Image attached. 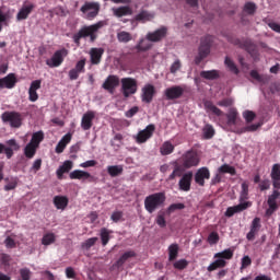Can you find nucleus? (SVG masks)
Masks as SVG:
<instances>
[{"label":"nucleus","mask_w":280,"mask_h":280,"mask_svg":"<svg viewBox=\"0 0 280 280\" xmlns=\"http://www.w3.org/2000/svg\"><path fill=\"white\" fill-rule=\"evenodd\" d=\"M105 25L104 22H97L90 26H83L78 33L73 34L72 40L75 43L77 47L81 46V39L90 37V42L94 43L97 38L96 33Z\"/></svg>","instance_id":"1"},{"label":"nucleus","mask_w":280,"mask_h":280,"mask_svg":"<svg viewBox=\"0 0 280 280\" xmlns=\"http://www.w3.org/2000/svg\"><path fill=\"white\" fill-rule=\"evenodd\" d=\"M166 195L165 192H155L144 198V209L149 214H153L156 210L165 206Z\"/></svg>","instance_id":"2"},{"label":"nucleus","mask_w":280,"mask_h":280,"mask_svg":"<svg viewBox=\"0 0 280 280\" xmlns=\"http://www.w3.org/2000/svg\"><path fill=\"white\" fill-rule=\"evenodd\" d=\"M212 42H213V38L210 35H207L206 37H201L199 52L195 57L196 66H199L202 60H205L208 56H210Z\"/></svg>","instance_id":"3"},{"label":"nucleus","mask_w":280,"mask_h":280,"mask_svg":"<svg viewBox=\"0 0 280 280\" xmlns=\"http://www.w3.org/2000/svg\"><path fill=\"white\" fill-rule=\"evenodd\" d=\"M1 120L9 124L11 128H21L23 125V115L18 112H5L1 114Z\"/></svg>","instance_id":"4"},{"label":"nucleus","mask_w":280,"mask_h":280,"mask_svg":"<svg viewBox=\"0 0 280 280\" xmlns=\"http://www.w3.org/2000/svg\"><path fill=\"white\" fill-rule=\"evenodd\" d=\"M101 4L100 2L86 1L82 8H80V12L86 14V20L93 21L97 14H100Z\"/></svg>","instance_id":"5"},{"label":"nucleus","mask_w":280,"mask_h":280,"mask_svg":"<svg viewBox=\"0 0 280 280\" xmlns=\"http://www.w3.org/2000/svg\"><path fill=\"white\" fill-rule=\"evenodd\" d=\"M180 163L184 168L189 170L194 166H198L200 163V159L196 151L189 150L188 152L182 155Z\"/></svg>","instance_id":"6"},{"label":"nucleus","mask_w":280,"mask_h":280,"mask_svg":"<svg viewBox=\"0 0 280 280\" xmlns=\"http://www.w3.org/2000/svg\"><path fill=\"white\" fill-rule=\"evenodd\" d=\"M68 49L61 48L54 52L51 59L46 60V65L49 68H58L63 63L65 58L68 57Z\"/></svg>","instance_id":"7"},{"label":"nucleus","mask_w":280,"mask_h":280,"mask_svg":"<svg viewBox=\"0 0 280 280\" xmlns=\"http://www.w3.org/2000/svg\"><path fill=\"white\" fill-rule=\"evenodd\" d=\"M121 92L125 98L135 95L137 92V81L133 78L121 79Z\"/></svg>","instance_id":"8"},{"label":"nucleus","mask_w":280,"mask_h":280,"mask_svg":"<svg viewBox=\"0 0 280 280\" xmlns=\"http://www.w3.org/2000/svg\"><path fill=\"white\" fill-rule=\"evenodd\" d=\"M155 131V125H148L147 128L140 130L136 136V142L138 144H144L149 139H152Z\"/></svg>","instance_id":"9"},{"label":"nucleus","mask_w":280,"mask_h":280,"mask_svg":"<svg viewBox=\"0 0 280 280\" xmlns=\"http://www.w3.org/2000/svg\"><path fill=\"white\" fill-rule=\"evenodd\" d=\"M120 85V79L117 75H109L103 82L102 88L108 91L109 94H114L116 89Z\"/></svg>","instance_id":"10"},{"label":"nucleus","mask_w":280,"mask_h":280,"mask_svg":"<svg viewBox=\"0 0 280 280\" xmlns=\"http://www.w3.org/2000/svg\"><path fill=\"white\" fill-rule=\"evenodd\" d=\"M183 94H185V89L182 88L180 85L167 88L164 91V95L166 96L167 101L179 100Z\"/></svg>","instance_id":"11"},{"label":"nucleus","mask_w":280,"mask_h":280,"mask_svg":"<svg viewBox=\"0 0 280 280\" xmlns=\"http://www.w3.org/2000/svg\"><path fill=\"white\" fill-rule=\"evenodd\" d=\"M211 173L210 170L207 167H201L197 170V173L195 174V183L199 185L200 187H205L206 179H210Z\"/></svg>","instance_id":"12"},{"label":"nucleus","mask_w":280,"mask_h":280,"mask_svg":"<svg viewBox=\"0 0 280 280\" xmlns=\"http://www.w3.org/2000/svg\"><path fill=\"white\" fill-rule=\"evenodd\" d=\"M167 36V27L162 26L153 33L147 34L148 42L159 43Z\"/></svg>","instance_id":"13"},{"label":"nucleus","mask_w":280,"mask_h":280,"mask_svg":"<svg viewBox=\"0 0 280 280\" xmlns=\"http://www.w3.org/2000/svg\"><path fill=\"white\" fill-rule=\"evenodd\" d=\"M250 206H252L250 201H245V202L240 203L238 206L229 207L226 209L225 215L228 218H232L236 213H241V212L245 211L246 209H249Z\"/></svg>","instance_id":"14"},{"label":"nucleus","mask_w":280,"mask_h":280,"mask_svg":"<svg viewBox=\"0 0 280 280\" xmlns=\"http://www.w3.org/2000/svg\"><path fill=\"white\" fill-rule=\"evenodd\" d=\"M18 83L16 77L14 73H9L7 77L0 79V89L12 90Z\"/></svg>","instance_id":"15"},{"label":"nucleus","mask_w":280,"mask_h":280,"mask_svg":"<svg viewBox=\"0 0 280 280\" xmlns=\"http://www.w3.org/2000/svg\"><path fill=\"white\" fill-rule=\"evenodd\" d=\"M194 173L188 172L184 173L179 180V189L184 192H188L191 189V182H192Z\"/></svg>","instance_id":"16"},{"label":"nucleus","mask_w":280,"mask_h":280,"mask_svg":"<svg viewBox=\"0 0 280 280\" xmlns=\"http://www.w3.org/2000/svg\"><path fill=\"white\" fill-rule=\"evenodd\" d=\"M155 95V88L152 84H147L142 88V102L147 104H151L153 102V97Z\"/></svg>","instance_id":"17"},{"label":"nucleus","mask_w":280,"mask_h":280,"mask_svg":"<svg viewBox=\"0 0 280 280\" xmlns=\"http://www.w3.org/2000/svg\"><path fill=\"white\" fill-rule=\"evenodd\" d=\"M94 118L95 113L93 110H89L83 115L81 127L84 131H89L91 128H93Z\"/></svg>","instance_id":"18"},{"label":"nucleus","mask_w":280,"mask_h":280,"mask_svg":"<svg viewBox=\"0 0 280 280\" xmlns=\"http://www.w3.org/2000/svg\"><path fill=\"white\" fill-rule=\"evenodd\" d=\"M261 226L262 225L260 224V218L255 217L252 222V226L249 228V232L246 235V238L249 242L254 241Z\"/></svg>","instance_id":"19"},{"label":"nucleus","mask_w":280,"mask_h":280,"mask_svg":"<svg viewBox=\"0 0 280 280\" xmlns=\"http://www.w3.org/2000/svg\"><path fill=\"white\" fill-rule=\"evenodd\" d=\"M132 14H133V11L129 5L113 8V15H115L117 19H121L122 16H128Z\"/></svg>","instance_id":"20"},{"label":"nucleus","mask_w":280,"mask_h":280,"mask_svg":"<svg viewBox=\"0 0 280 280\" xmlns=\"http://www.w3.org/2000/svg\"><path fill=\"white\" fill-rule=\"evenodd\" d=\"M104 55L103 48H91L90 49V58L92 65H100L102 61V57Z\"/></svg>","instance_id":"21"},{"label":"nucleus","mask_w":280,"mask_h":280,"mask_svg":"<svg viewBox=\"0 0 280 280\" xmlns=\"http://www.w3.org/2000/svg\"><path fill=\"white\" fill-rule=\"evenodd\" d=\"M52 203L56 209L65 210V209H67V207L69 205V199L67 196L57 195L54 197Z\"/></svg>","instance_id":"22"},{"label":"nucleus","mask_w":280,"mask_h":280,"mask_svg":"<svg viewBox=\"0 0 280 280\" xmlns=\"http://www.w3.org/2000/svg\"><path fill=\"white\" fill-rule=\"evenodd\" d=\"M136 256L137 255L135 250L125 252L121 256H119L118 260L115 262V267L117 269L122 268L124 264H126L129 259L135 258Z\"/></svg>","instance_id":"23"},{"label":"nucleus","mask_w":280,"mask_h":280,"mask_svg":"<svg viewBox=\"0 0 280 280\" xmlns=\"http://www.w3.org/2000/svg\"><path fill=\"white\" fill-rule=\"evenodd\" d=\"M69 177L71 180H88L90 178H93V176L90 173L84 172L82 170H75L71 172Z\"/></svg>","instance_id":"24"},{"label":"nucleus","mask_w":280,"mask_h":280,"mask_svg":"<svg viewBox=\"0 0 280 280\" xmlns=\"http://www.w3.org/2000/svg\"><path fill=\"white\" fill-rule=\"evenodd\" d=\"M71 133H67L66 136L61 137L57 147H55V152H57V154H61L63 150L67 149V145L71 142Z\"/></svg>","instance_id":"25"},{"label":"nucleus","mask_w":280,"mask_h":280,"mask_svg":"<svg viewBox=\"0 0 280 280\" xmlns=\"http://www.w3.org/2000/svg\"><path fill=\"white\" fill-rule=\"evenodd\" d=\"M203 107H206L207 113L213 114L217 117L224 115L223 110L217 107V105H214L211 101H206V103H203Z\"/></svg>","instance_id":"26"},{"label":"nucleus","mask_w":280,"mask_h":280,"mask_svg":"<svg viewBox=\"0 0 280 280\" xmlns=\"http://www.w3.org/2000/svg\"><path fill=\"white\" fill-rule=\"evenodd\" d=\"M33 10H34V5H32V4L23 5L21 8V10L19 11L18 15L15 16V19H18V21H25L28 19V16Z\"/></svg>","instance_id":"27"},{"label":"nucleus","mask_w":280,"mask_h":280,"mask_svg":"<svg viewBox=\"0 0 280 280\" xmlns=\"http://www.w3.org/2000/svg\"><path fill=\"white\" fill-rule=\"evenodd\" d=\"M200 77L203 80H219L220 79V71L219 70H202L200 72Z\"/></svg>","instance_id":"28"},{"label":"nucleus","mask_w":280,"mask_h":280,"mask_svg":"<svg viewBox=\"0 0 280 280\" xmlns=\"http://www.w3.org/2000/svg\"><path fill=\"white\" fill-rule=\"evenodd\" d=\"M185 170L186 168L183 165L178 164V162H174V171L170 174L168 180H174L175 177H183Z\"/></svg>","instance_id":"29"},{"label":"nucleus","mask_w":280,"mask_h":280,"mask_svg":"<svg viewBox=\"0 0 280 280\" xmlns=\"http://www.w3.org/2000/svg\"><path fill=\"white\" fill-rule=\"evenodd\" d=\"M73 168V162L71 161H66L63 162V165H61L58 170H57V176L58 179H61L65 173H69L71 170Z\"/></svg>","instance_id":"30"},{"label":"nucleus","mask_w":280,"mask_h":280,"mask_svg":"<svg viewBox=\"0 0 280 280\" xmlns=\"http://www.w3.org/2000/svg\"><path fill=\"white\" fill-rule=\"evenodd\" d=\"M110 234H113V231L108 230L107 228H102L100 230V238L102 240L103 247L107 246L110 240Z\"/></svg>","instance_id":"31"},{"label":"nucleus","mask_w":280,"mask_h":280,"mask_svg":"<svg viewBox=\"0 0 280 280\" xmlns=\"http://www.w3.org/2000/svg\"><path fill=\"white\" fill-rule=\"evenodd\" d=\"M106 172H108L110 177H119L124 172V167L122 165H109L106 167Z\"/></svg>","instance_id":"32"},{"label":"nucleus","mask_w":280,"mask_h":280,"mask_svg":"<svg viewBox=\"0 0 280 280\" xmlns=\"http://www.w3.org/2000/svg\"><path fill=\"white\" fill-rule=\"evenodd\" d=\"M153 19H154V14L150 13L149 11H141L135 16V21L142 22V23L152 21Z\"/></svg>","instance_id":"33"},{"label":"nucleus","mask_w":280,"mask_h":280,"mask_svg":"<svg viewBox=\"0 0 280 280\" xmlns=\"http://www.w3.org/2000/svg\"><path fill=\"white\" fill-rule=\"evenodd\" d=\"M234 250L231 248L223 249L214 255V259L230 260L233 258Z\"/></svg>","instance_id":"34"},{"label":"nucleus","mask_w":280,"mask_h":280,"mask_svg":"<svg viewBox=\"0 0 280 280\" xmlns=\"http://www.w3.org/2000/svg\"><path fill=\"white\" fill-rule=\"evenodd\" d=\"M117 40L122 44H128L129 42L133 40V36L131 33L121 31L117 33Z\"/></svg>","instance_id":"35"},{"label":"nucleus","mask_w":280,"mask_h":280,"mask_svg":"<svg viewBox=\"0 0 280 280\" xmlns=\"http://www.w3.org/2000/svg\"><path fill=\"white\" fill-rule=\"evenodd\" d=\"M10 20V11H3L0 9V32H2L4 25H9Z\"/></svg>","instance_id":"36"},{"label":"nucleus","mask_w":280,"mask_h":280,"mask_svg":"<svg viewBox=\"0 0 280 280\" xmlns=\"http://www.w3.org/2000/svg\"><path fill=\"white\" fill-rule=\"evenodd\" d=\"M38 145H34L32 143H27L25 149H24V155L27 160H32L34 159V156L36 155V150H37Z\"/></svg>","instance_id":"37"},{"label":"nucleus","mask_w":280,"mask_h":280,"mask_svg":"<svg viewBox=\"0 0 280 280\" xmlns=\"http://www.w3.org/2000/svg\"><path fill=\"white\" fill-rule=\"evenodd\" d=\"M226 266V261L224 259H218L214 260L212 264H210L207 268L208 272H212L217 269H223Z\"/></svg>","instance_id":"38"},{"label":"nucleus","mask_w":280,"mask_h":280,"mask_svg":"<svg viewBox=\"0 0 280 280\" xmlns=\"http://www.w3.org/2000/svg\"><path fill=\"white\" fill-rule=\"evenodd\" d=\"M237 116H238L237 109L230 108L229 114H226L228 126H236Z\"/></svg>","instance_id":"39"},{"label":"nucleus","mask_w":280,"mask_h":280,"mask_svg":"<svg viewBox=\"0 0 280 280\" xmlns=\"http://www.w3.org/2000/svg\"><path fill=\"white\" fill-rule=\"evenodd\" d=\"M44 140V132L42 130L34 132L28 144L39 147Z\"/></svg>","instance_id":"40"},{"label":"nucleus","mask_w":280,"mask_h":280,"mask_svg":"<svg viewBox=\"0 0 280 280\" xmlns=\"http://www.w3.org/2000/svg\"><path fill=\"white\" fill-rule=\"evenodd\" d=\"M179 246L178 244H171L168 247V261H174L178 258Z\"/></svg>","instance_id":"41"},{"label":"nucleus","mask_w":280,"mask_h":280,"mask_svg":"<svg viewBox=\"0 0 280 280\" xmlns=\"http://www.w3.org/2000/svg\"><path fill=\"white\" fill-rule=\"evenodd\" d=\"M232 43L242 49H246L247 51H249L250 47H253V43L250 39H246L242 42L240 38H235Z\"/></svg>","instance_id":"42"},{"label":"nucleus","mask_w":280,"mask_h":280,"mask_svg":"<svg viewBox=\"0 0 280 280\" xmlns=\"http://www.w3.org/2000/svg\"><path fill=\"white\" fill-rule=\"evenodd\" d=\"M150 48H152V44L143 38L140 39V42L136 45V49L138 52H147Z\"/></svg>","instance_id":"43"},{"label":"nucleus","mask_w":280,"mask_h":280,"mask_svg":"<svg viewBox=\"0 0 280 280\" xmlns=\"http://www.w3.org/2000/svg\"><path fill=\"white\" fill-rule=\"evenodd\" d=\"M175 147L170 141H164L161 147V154L162 155H170L174 152Z\"/></svg>","instance_id":"44"},{"label":"nucleus","mask_w":280,"mask_h":280,"mask_svg":"<svg viewBox=\"0 0 280 280\" xmlns=\"http://www.w3.org/2000/svg\"><path fill=\"white\" fill-rule=\"evenodd\" d=\"M225 66L228 67L229 71L234 74H240V70L235 62L230 57L225 58Z\"/></svg>","instance_id":"45"},{"label":"nucleus","mask_w":280,"mask_h":280,"mask_svg":"<svg viewBox=\"0 0 280 280\" xmlns=\"http://www.w3.org/2000/svg\"><path fill=\"white\" fill-rule=\"evenodd\" d=\"M219 173L220 174H230L232 176H235L236 175V168H234L233 166H231L229 164H223L219 168Z\"/></svg>","instance_id":"46"},{"label":"nucleus","mask_w":280,"mask_h":280,"mask_svg":"<svg viewBox=\"0 0 280 280\" xmlns=\"http://www.w3.org/2000/svg\"><path fill=\"white\" fill-rule=\"evenodd\" d=\"M257 11V5L254 2H246L245 5L243 7V12L246 14L253 15L256 14Z\"/></svg>","instance_id":"47"},{"label":"nucleus","mask_w":280,"mask_h":280,"mask_svg":"<svg viewBox=\"0 0 280 280\" xmlns=\"http://www.w3.org/2000/svg\"><path fill=\"white\" fill-rule=\"evenodd\" d=\"M56 242V236L54 233H46L44 237H42V245L49 246Z\"/></svg>","instance_id":"48"},{"label":"nucleus","mask_w":280,"mask_h":280,"mask_svg":"<svg viewBox=\"0 0 280 280\" xmlns=\"http://www.w3.org/2000/svg\"><path fill=\"white\" fill-rule=\"evenodd\" d=\"M203 138L212 139L214 136V129L212 125H206L202 128Z\"/></svg>","instance_id":"49"},{"label":"nucleus","mask_w":280,"mask_h":280,"mask_svg":"<svg viewBox=\"0 0 280 280\" xmlns=\"http://www.w3.org/2000/svg\"><path fill=\"white\" fill-rule=\"evenodd\" d=\"M248 196H249V184L244 182V183H242V191L240 195V200L244 201V200L248 199Z\"/></svg>","instance_id":"50"},{"label":"nucleus","mask_w":280,"mask_h":280,"mask_svg":"<svg viewBox=\"0 0 280 280\" xmlns=\"http://www.w3.org/2000/svg\"><path fill=\"white\" fill-rule=\"evenodd\" d=\"M249 77L262 84L267 82V78L265 75H260L257 70L249 71Z\"/></svg>","instance_id":"51"},{"label":"nucleus","mask_w":280,"mask_h":280,"mask_svg":"<svg viewBox=\"0 0 280 280\" xmlns=\"http://www.w3.org/2000/svg\"><path fill=\"white\" fill-rule=\"evenodd\" d=\"M271 179L272 180H280V164L275 163L271 168Z\"/></svg>","instance_id":"52"},{"label":"nucleus","mask_w":280,"mask_h":280,"mask_svg":"<svg viewBox=\"0 0 280 280\" xmlns=\"http://www.w3.org/2000/svg\"><path fill=\"white\" fill-rule=\"evenodd\" d=\"M19 273L20 278L18 280H31L32 278V271L28 268H21Z\"/></svg>","instance_id":"53"},{"label":"nucleus","mask_w":280,"mask_h":280,"mask_svg":"<svg viewBox=\"0 0 280 280\" xmlns=\"http://www.w3.org/2000/svg\"><path fill=\"white\" fill-rule=\"evenodd\" d=\"M243 118H245L247 124H252L253 120L256 118V113L252 110L243 112Z\"/></svg>","instance_id":"54"},{"label":"nucleus","mask_w":280,"mask_h":280,"mask_svg":"<svg viewBox=\"0 0 280 280\" xmlns=\"http://www.w3.org/2000/svg\"><path fill=\"white\" fill-rule=\"evenodd\" d=\"M260 126H261L260 124L248 125V126L242 128L241 133L255 132L258 130V128H260Z\"/></svg>","instance_id":"55"},{"label":"nucleus","mask_w":280,"mask_h":280,"mask_svg":"<svg viewBox=\"0 0 280 280\" xmlns=\"http://www.w3.org/2000/svg\"><path fill=\"white\" fill-rule=\"evenodd\" d=\"M188 267V261L186 259L176 260L174 262V269L183 270Z\"/></svg>","instance_id":"56"},{"label":"nucleus","mask_w":280,"mask_h":280,"mask_svg":"<svg viewBox=\"0 0 280 280\" xmlns=\"http://www.w3.org/2000/svg\"><path fill=\"white\" fill-rule=\"evenodd\" d=\"M97 240H98L97 237L88 238L82 244V248H85L86 250H89L91 247H93L96 244Z\"/></svg>","instance_id":"57"},{"label":"nucleus","mask_w":280,"mask_h":280,"mask_svg":"<svg viewBox=\"0 0 280 280\" xmlns=\"http://www.w3.org/2000/svg\"><path fill=\"white\" fill-rule=\"evenodd\" d=\"M219 241H220V236L217 232H212V233L209 234L208 243L210 245H217Z\"/></svg>","instance_id":"58"},{"label":"nucleus","mask_w":280,"mask_h":280,"mask_svg":"<svg viewBox=\"0 0 280 280\" xmlns=\"http://www.w3.org/2000/svg\"><path fill=\"white\" fill-rule=\"evenodd\" d=\"M84 67H86V58L80 59L73 70L84 73Z\"/></svg>","instance_id":"59"},{"label":"nucleus","mask_w":280,"mask_h":280,"mask_svg":"<svg viewBox=\"0 0 280 280\" xmlns=\"http://www.w3.org/2000/svg\"><path fill=\"white\" fill-rule=\"evenodd\" d=\"M185 208H186V206L184 203H173L167 208V212H168V214H172L176 210H182Z\"/></svg>","instance_id":"60"},{"label":"nucleus","mask_w":280,"mask_h":280,"mask_svg":"<svg viewBox=\"0 0 280 280\" xmlns=\"http://www.w3.org/2000/svg\"><path fill=\"white\" fill-rule=\"evenodd\" d=\"M155 222L158 226H161L162 229L165 228L166 226L165 214L164 213L158 214Z\"/></svg>","instance_id":"61"},{"label":"nucleus","mask_w":280,"mask_h":280,"mask_svg":"<svg viewBox=\"0 0 280 280\" xmlns=\"http://www.w3.org/2000/svg\"><path fill=\"white\" fill-rule=\"evenodd\" d=\"M4 245L7 248L12 249V248H16V242L15 240H13L11 236H8L4 240Z\"/></svg>","instance_id":"62"},{"label":"nucleus","mask_w":280,"mask_h":280,"mask_svg":"<svg viewBox=\"0 0 280 280\" xmlns=\"http://www.w3.org/2000/svg\"><path fill=\"white\" fill-rule=\"evenodd\" d=\"M233 105V100L231 97L223 98L217 103V106L230 107Z\"/></svg>","instance_id":"63"},{"label":"nucleus","mask_w":280,"mask_h":280,"mask_svg":"<svg viewBox=\"0 0 280 280\" xmlns=\"http://www.w3.org/2000/svg\"><path fill=\"white\" fill-rule=\"evenodd\" d=\"M18 179H12L10 180L5 186H4V190L5 191H11L14 190L18 187Z\"/></svg>","instance_id":"64"}]
</instances>
